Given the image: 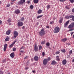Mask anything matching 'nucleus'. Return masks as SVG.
Here are the masks:
<instances>
[{
    "label": "nucleus",
    "instance_id": "obj_9",
    "mask_svg": "<svg viewBox=\"0 0 74 74\" xmlns=\"http://www.w3.org/2000/svg\"><path fill=\"white\" fill-rule=\"evenodd\" d=\"M8 46L7 44H5L3 48V51H4V52L6 51V49H7V47Z\"/></svg>",
    "mask_w": 74,
    "mask_h": 74
},
{
    "label": "nucleus",
    "instance_id": "obj_62",
    "mask_svg": "<svg viewBox=\"0 0 74 74\" xmlns=\"http://www.w3.org/2000/svg\"><path fill=\"white\" fill-rule=\"evenodd\" d=\"M39 23H37V25H38Z\"/></svg>",
    "mask_w": 74,
    "mask_h": 74
},
{
    "label": "nucleus",
    "instance_id": "obj_38",
    "mask_svg": "<svg viewBox=\"0 0 74 74\" xmlns=\"http://www.w3.org/2000/svg\"><path fill=\"white\" fill-rule=\"evenodd\" d=\"M42 56H45V52H42Z\"/></svg>",
    "mask_w": 74,
    "mask_h": 74
},
{
    "label": "nucleus",
    "instance_id": "obj_55",
    "mask_svg": "<svg viewBox=\"0 0 74 74\" xmlns=\"http://www.w3.org/2000/svg\"><path fill=\"white\" fill-rule=\"evenodd\" d=\"M15 43V42H14L13 43H12V44H13V45H14Z\"/></svg>",
    "mask_w": 74,
    "mask_h": 74
},
{
    "label": "nucleus",
    "instance_id": "obj_27",
    "mask_svg": "<svg viewBox=\"0 0 74 74\" xmlns=\"http://www.w3.org/2000/svg\"><path fill=\"white\" fill-rule=\"evenodd\" d=\"M30 8L31 9H33V8H34V6H33V5H31L30 6Z\"/></svg>",
    "mask_w": 74,
    "mask_h": 74
},
{
    "label": "nucleus",
    "instance_id": "obj_11",
    "mask_svg": "<svg viewBox=\"0 0 74 74\" xmlns=\"http://www.w3.org/2000/svg\"><path fill=\"white\" fill-rule=\"evenodd\" d=\"M62 64L63 65H65L67 63V61L66 60H64L62 61Z\"/></svg>",
    "mask_w": 74,
    "mask_h": 74
},
{
    "label": "nucleus",
    "instance_id": "obj_22",
    "mask_svg": "<svg viewBox=\"0 0 74 74\" xmlns=\"http://www.w3.org/2000/svg\"><path fill=\"white\" fill-rule=\"evenodd\" d=\"M41 44H45V40H44V41H42L41 42Z\"/></svg>",
    "mask_w": 74,
    "mask_h": 74
},
{
    "label": "nucleus",
    "instance_id": "obj_53",
    "mask_svg": "<svg viewBox=\"0 0 74 74\" xmlns=\"http://www.w3.org/2000/svg\"><path fill=\"white\" fill-rule=\"evenodd\" d=\"M30 1H27V3H28V4H29V3H30Z\"/></svg>",
    "mask_w": 74,
    "mask_h": 74
},
{
    "label": "nucleus",
    "instance_id": "obj_16",
    "mask_svg": "<svg viewBox=\"0 0 74 74\" xmlns=\"http://www.w3.org/2000/svg\"><path fill=\"white\" fill-rule=\"evenodd\" d=\"M34 2L36 4H37L38 3V0H34Z\"/></svg>",
    "mask_w": 74,
    "mask_h": 74
},
{
    "label": "nucleus",
    "instance_id": "obj_1",
    "mask_svg": "<svg viewBox=\"0 0 74 74\" xmlns=\"http://www.w3.org/2000/svg\"><path fill=\"white\" fill-rule=\"evenodd\" d=\"M59 31H60V28L57 26L54 28L53 32L54 33H58Z\"/></svg>",
    "mask_w": 74,
    "mask_h": 74
},
{
    "label": "nucleus",
    "instance_id": "obj_14",
    "mask_svg": "<svg viewBox=\"0 0 74 74\" xmlns=\"http://www.w3.org/2000/svg\"><path fill=\"white\" fill-rule=\"evenodd\" d=\"M10 33H11V30H8L6 32V34L8 35H9Z\"/></svg>",
    "mask_w": 74,
    "mask_h": 74
},
{
    "label": "nucleus",
    "instance_id": "obj_50",
    "mask_svg": "<svg viewBox=\"0 0 74 74\" xmlns=\"http://www.w3.org/2000/svg\"><path fill=\"white\" fill-rule=\"evenodd\" d=\"M2 23V21H1L0 20V25H1Z\"/></svg>",
    "mask_w": 74,
    "mask_h": 74
},
{
    "label": "nucleus",
    "instance_id": "obj_35",
    "mask_svg": "<svg viewBox=\"0 0 74 74\" xmlns=\"http://www.w3.org/2000/svg\"><path fill=\"white\" fill-rule=\"evenodd\" d=\"M2 62L3 63H5V62H6V61H5V59L3 60Z\"/></svg>",
    "mask_w": 74,
    "mask_h": 74
},
{
    "label": "nucleus",
    "instance_id": "obj_15",
    "mask_svg": "<svg viewBox=\"0 0 74 74\" xmlns=\"http://www.w3.org/2000/svg\"><path fill=\"white\" fill-rule=\"evenodd\" d=\"M10 56L11 58H14V56H15V55L14 54V53H12L10 54Z\"/></svg>",
    "mask_w": 74,
    "mask_h": 74
},
{
    "label": "nucleus",
    "instance_id": "obj_25",
    "mask_svg": "<svg viewBox=\"0 0 74 74\" xmlns=\"http://www.w3.org/2000/svg\"><path fill=\"white\" fill-rule=\"evenodd\" d=\"M25 20V18H24V17H22L21 19H20V21H24Z\"/></svg>",
    "mask_w": 74,
    "mask_h": 74
},
{
    "label": "nucleus",
    "instance_id": "obj_10",
    "mask_svg": "<svg viewBox=\"0 0 74 74\" xmlns=\"http://www.w3.org/2000/svg\"><path fill=\"white\" fill-rule=\"evenodd\" d=\"M69 22H70V21L69 20L66 23L64 24V27H67V26L68 24L69 23Z\"/></svg>",
    "mask_w": 74,
    "mask_h": 74
},
{
    "label": "nucleus",
    "instance_id": "obj_33",
    "mask_svg": "<svg viewBox=\"0 0 74 74\" xmlns=\"http://www.w3.org/2000/svg\"><path fill=\"white\" fill-rule=\"evenodd\" d=\"M70 16H66V19H69V18H71L70 17Z\"/></svg>",
    "mask_w": 74,
    "mask_h": 74
},
{
    "label": "nucleus",
    "instance_id": "obj_21",
    "mask_svg": "<svg viewBox=\"0 0 74 74\" xmlns=\"http://www.w3.org/2000/svg\"><path fill=\"white\" fill-rule=\"evenodd\" d=\"M61 51L63 53H65V52H66V50H65V49H63L62 50H61Z\"/></svg>",
    "mask_w": 74,
    "mask_h": 74
},
{
    "label": "nucleus",
    "instance_id": "obj_3",
    "mask_svg": "<svg viewBox=\"0 0 74 74\" xmlns=\"http://www.w3.org/2000/svg\"><path fill=\"white\" fill-rule=\"evenodd\" d=\"M74 27V23H72L68 27L69 29H71Z\"/></svg>",
    "mask_w": 74,
    "mask_h": 74
},
{
    "label": "nucleus",
    "instance_id": "obj_13",
    "mask_svg": "<svg viewBox=\"0 0 74 74\" xmlns=\"http://www.w3.org/2000/svg\"><path fill=\"white\" fill-rule=\"evenodd\" d=\"M51 64L53 65H55V64H56V62L55 60L53 61Z\"/></svg>",
    "mask_w": 74,
    "mask_h": 74
},
{
    "label": "nucleus",
    "instance_id": "obj_17",
    "mask_svg": "<svg viewBox=\"0 0 74 74\" xmlns=\"http://www.w3.org/2000/svg\"><path fill=\"white\" fill-rule=\"evenodd\" d=\"M34 60L36 61H37L38 60V56H36L34 57Z\"/></svg>",
    "mask_w": 74,
    "mask_h": 74
},
{
    "label": "nucleus",
    "instance_id": "obj_49",
    "mask_svg": "<svg viewBox=\"0 0 74 74\" xmlns=\"http://www.w3.org/2000/svg\"><path fill=\"white\" fill-rule=\"evenodd\" d=\"M29 68H28V67H27L25 68V70H27Z\"/></svg>",
    "mask_w": 74,
    "mask_h": 74
},
{
    "label": "nucleus",
    "instance_id": "obj_45",
    "mask_svg": "<svg viewBox=\"0 0 74 74\" xmlns=\"http://www.w3.org/2000/svg\"><path fill=\"white\" fill-rule=\"evenodd\" d=\"M59 53H60V52L59 51H57L56 53V54H59Z\"/></svg>",
    "mask_w": 74,
    "mask_h": 74
},
{
    "label": "nucleus",
    "instance_id": "obj_44",
    "mask_svg": "<svg viewBox=\"0 0 74 74\" xmlns=\"http://www.w3.org/2000/svg\"><path fill=\"white\" fill-rule=\"evenodd\" d=\"M66 0H60V1L63 2V1H66Z\"/></svg>",
    "mask_w": 74,
    "mask_h": 74
},
{
    "label": "nucleus",
    "instance_id": "obj_54",
    "mask_svg": "<svg viewBox=\"0 0 74 74\" xmlns=\"http://www.w3.org/2000/svg\"><path fill=\"white\" fill-rule=\"evenodd\" d=\"M25 26H23L22 27V29H25Z\"/></svg>",
    "mask_w": 74,
    "mask_h": 74
},
{
    "label": "nucleus",
    "instance_id": "obj_48",
    "mask_svg": "<svg viewBox=\"0 0 74 74\" xmlns=\"http://www.w3.org/2000/svg\"><path fill=\"white\" fill-rule=\"evenodd\" d=\"M23 48H24V47L23 46L20 48V49H23Z\"/></svg>",
    "mask_w": 74,
    "mask_h": 74
},
{
    "label": "nucleus",
    "instance_id": "obj_12",
    "mask_svg": "<svg viewBox=\"0 0 74 74\" xmlns=\"http://www.w3.org/2000/svg\"><path fill=\"white\" fill-rule=\"evenodd\" d=\"M15 13L16 14H19V13H20V11H19V10L17 9L15 11Z\"/></svg>",
    "mask_w": 74,
    "mask_h": 74
},
{
    "label": "nucleus",
    "instance_id": "obj_58",
    "mask_svg": "<svg viewBox=\"0 0 74 74\" xmlns=\"http://www.w3.org/2000/svg\"><path fill=\"white\" fill-rule=\"evenodd\" d=\"M20 52H21L23 53V51L22 50V51H21Z\"/></svg>",
    "mask_w": 74,
    "mask_h": 74
},
{
    "label": "nucleus",
    "instance_id": "obj_34",
    "mask_svg": "<svg viewBox=\"0 0 74 74\" xmlns=\"http://www.w3.org/2000/svg\"><path fill=\"white\" fill-rule=\"evenodd\" d=\"M47 7L48 10V9H49V8H50V5H48L47 6Z\"/></svg>",
    "mask_w": 74,
    "mask_h": 74
},
{
    "label": "nucleus",
    "instance_id": "obj_20",
    "mask_svg": "<svg viewBox=\"0 0 74 74\" xmlns=\"http://www.w3.org/2000/svg\"><path fill=\"white\" fill-rule=\"evenodd\" d=\"M9 40H10V38H9V37L6 38L5 40V41H9Z\"/></svg>",
    "mask_w": 74,
    "mask_h": 74
},
{
    "label": "nucleus",
    "instance_id": "obj_46",
    "mask_svg": "<svg viewBox=\"0 0 74 74\" xmlns=\"http://www.w3.org/2000/svg\"><path fill=\"white\" fill-rule=\"evenodd\" d=\"M3 74V72H2L1 71H0V74Z\"/></svg>",
    "mask_w": 74,
    "mask_h": 74
},
{
    "label": "nucleus",
    "instance_id": "obj_5",
    "mask_svg": "<svg viewBox=\"0 0 74 74\" xmlns=\"http://www.w3.org/2000/svg\"><path fill=\"white\" fill-rule=\"evenodd\" d=\"M25 2V0H21V1L18 2V4H22Z\"/></svg>",
    "mask_w": 74,
    "mask_h": 74
},
{
    "label": "nucleus",
    "instance_id": "obj_42",
    "mask_svg": "<svg viewBox=\"0 0 74 74\" xmlns=\"http://www.w3.org/2000/svg\"><path fill=\"white\" fill-rule=\"evenodd\" d=\"M74 30V29H69V32H70L71 31H72L73 30Z\"/></svg>",
    "mask_w": 74,
    "mask_h": 74
},
{
    "label": "nucleus",
    "instance_id": "obj_64",
    "mask_svg": "<svg viewBox=\"0 0 74 74\" xmlns=\"http://www.w3.org/2000/svg\"><path fill=\"white\" fill-rule=\"evenodd\" d=\"M13 4V3H11V4Z\"/></svg>",
    "mask_w": 74,
    "mask_h": 74
},
{
    "label": "nucleus",
    "instance_id": "obj_29",
    "mask_svg": "<svg viewBox=\"0 0 74 74\" xmlns=\"http://www.w3.org/2000/svg\"><path fill=\"white\" fill-rule=\"evenodd\" d=\"M13 45H14L12 43L11 45H10L9 46V47L10 48H12V47H13Z\"/></svg>",
    "mask_w": 74,
    "mask_h": 74
},
{
    "label": "nucleus",
    "instance_id": "obj_41",
    "mask_svg": "<svg viewBox=\"0 0 74 74\" xmlns=\"http://www.w3.org/2000/svg\"><path fill=\"white\" fill-rule=\"evenodd\" d=\"M10 6V4H8L7 5V7H9Z\"/></svg>",
    "mask_w": 74,
    "mask_h": 74
},
{
    "label": "nucleus",
    "instance_id": "obj_26",
    "mask_svg": "<svg viewBox=\"0 0 74 74\" xmlns=\"http://www.w3.org/2000/svg\"><path fill=\"white\" fill-rule=\"evenodd\" d=\"M73 53V51L72 50H71L69 52V54L70 55H71V54Z\"/></svg>",
    "mask_w": 74,
    "mask_h": 74
},
{
    "label": "nucleus",
    "instance_id": "obj_18",
    "mask_svg": "<svg viewBox=\"0 0 74 74\" xmlns=\"http://www.w3.org/2000/svg\"><path fill=\"white\" fill-rule=\"evenodd\" d=\"M42 11L41 10H38V14H41L42 12Z\"/></svg>",
    "mask_w": 74,
    "mask_h": 74
},
{
    "label": "nucleus",
    "instance_id": "obj_47",
    "mask_svg": "<svg viewBox=\"0 0 74 74\" xmlns=\"http://www.w3.org/2000/svg\"><path fill=\"white\" fill-rule=\"evenodd\" d=\"M28 58V56H27L25 57L24 58L25 59H27Z\"/></svg>",
    "mask_w": 74,
    "mask_h": 74
},
{
    "label": "nucleus",
    "instance_id": "obj_37",
    "mask_svg": "<svg viewBox=\"0 0 74 74\" xmlns=\"http://www.w3.org/2000/svg\"><path fill=\"white\" fill-rule=\"evenodd\" d=\"M65 8H66V9H69V7L68 6H65Z\"/></svg>",
    "mask_w": 74,
    "mask_h": 74
},
{
    "label": "nucleus",
    "instance_id": "obj_61",
    "mask_svg": "<svg viewBox=\"0 0 74 74\" xmlns=\"http://www.w3.org/2000/svg\"><path fill=\"white\" fill-rule=\"evenodd\" d=\"M72 62H74V59L73 60H72Z\"/></svg>",
    "mask_w": 74,
    "mask_h": 74
},
{
    "label": "nucleus",
    "instance_id": "obj_6",
    "mask_svg": "<svg viewBox=\"0 0 74 74\" xmlns=\"http://www.w3.org/2000/svg\"><path fill=\"white\" fill-rule=\"evenodd\" d=\"M48 60H47V59H45L43 60V64L44 65H46L47 64V63H48Z\"/></svg>",
    "mask_w": 74,
    "mask_h": 74
},
{
    "label": "nucleus",
    "instance_id": "obj_30",
    "mask_svg": "<svg viewBox=\"0 0 74 74\" xmlns=\"http://www.w3.org/2000/svg\"><path fill=\"white\" fill-rule=\"evenodd\" d=\"M42 15H40L38 16L37 17V19H38V18H41V17H42Z\"/></svg>",
    "mask_w": 74,
    "mask_h": 74
},
{
    "label": "nucleus",
    "instance_id": "obj_40",
    "mask_svg": "<svg viewBox=\"0 0 74 74\" xmlns=\"http://www.w3.org/2000/svg\"><path fill=\"white\" fill-rule=\"evenodd\" d=\"M13 51H16V48H14L13 49Z\"/></svg>",
    "mask_w": 74,
    "mask_h": 74
},
{
    "label": "nucleus",
    "instance_id": "obj_36",
    "mask_svg": "<svg viewBox=\"0 0 74 74\" xmlns=\"http://www.w3.org/2000/svg\"><path fill=\"white\" fill-rule=\"evenodd\" d=\"M69 1H70L71 3H74V0H69Z\"/></svg>",
    "mask_w": 74,
    "mask_h": 74
},
{
    "label": "nucleus",
    "instance_id": "obj_52",
    "mask_svg": "<svg viewBox=\"0 0 74 74\" xmlns=\"http://www.w3.org/2000/svg\"><path fill=\"white\" fill-rule=\"evenodd\" d=\"M72 12H74V8L72 9Z\"/></svg>",
    "mask_w": 74,
    "mask_h": 74
},
{
    "label": "nucleus",
    "instance_id": "obj_56",
    "mask_svg": "<svg viewBox=\"0 0 74 74\" xmlns=\"http://www.w3.org/2000/svg\"><path fill=\"white\" fill-rule=\"evenodd\" d=\"M49 26H46V28H49Z\"/></svg>",
    "mask_w": 74,
    "mask_h": 74
},
{
    "label": "nucleus",
    "instance_id": "obj_59",
    "mask_svg": "<svg viewBox=\"0 0 74 74\" xmlns=\"http://www.w3.org/2000/svg\"><path fill=\"white\" fill-rule=\"evenodd\" d=\"M12 1H15L16 0H11Z\"/></svg>",
    "mask_w": 74,
    "mask_h": 74
},
{
    "label": "nucleus",
    "instance_id": "obj_63",
    "mask_svg": "<svg viewBox=\"0 0 74 74\" xmlns=\"http://www.w3.org/2000/svg\"><path fill=\"white\" fill-rule=\"evenodd\" d=\"M73 38H74V34L73 36Z\"/></svg>",
    "mask_w": 74,
    "mask_h": 74
},
{
    "label": "nucleus",
    "instance_id": "obj_39",
    "mask_svg": "<svg viewBox=\"0 0 74 74\" xmlns=\"http://www.w3.org/2000/svg\"><path fill=\"white\" fill-rule=\"evenodd\" d=\"M50 60H51V58L49 57L48 58V59H47V60L48 62Z\"/></svg>",
    "mask_w": 74,
    "mask_h": 74
},
{
    "label": "nucleus",
    "instance_id": "obj_51",
    "mask_svg": "<svg viewBox=\"0 0 74 74\" xmlns=\"http://www.w3.org/2000/svg\"><path fill=\"white\" fill-rule=\"evenodd\" d=\"M74 34V32H72V33H71V36H72V35H73V34Z\"/></svg>",
    "mask_w": 74,
    "mask_h": 74
},
{
    "label": "nucleus",
    "instance_id": "obj_43",
    "mask_svg": "<svg viewBox=\"0 0 74 74\" xmlns=\"http://www.w3.org/2000/svg\"><path fill=\"white\" fill-rule=\"evenodd\" d=\"M54 22L53 21L50 22V24H53Z\"/></svg>",
    "mask_w": 74,
    "mask_h": 74
},
{
    "label": "nucleus",
    "instance_id": "obj_28",
    "mask_svg": "<svg viewBox=\"0 0 74 74\" xmlns=\"http://www.w3.org/2000/svg\"><path fill=\"white\" fill-rule=\"evenodd\" d=\"M50 45V44H49V42H47L46 44V45H47V46L48 47H49V45Z\"/></svg>",
    "mask_w": 74,
    "mask_h": 74
},
{
    "label": "nucleus",
    "instance_id": "obj_24",
    "mask_svg": "<svg viewBox=\"0 0 74 74\" xmlns=\"http://www.w3.org/2000/svg\"><path fill=\"white\" fill-rule=\"evenodd\" d=\"M8 23H10V22H11V19L9 18L8 20Z\"/></svg>",
    "mask_w": 74,
    "mask_h": 74
},
{
    "label": "nucleus",
    "instance_id": "obj_4",
    "mask_svg": "<svg viewBox=\"0 0 74 74\" xmlns=\"http://www.w3.org/2000/svg\"><path fill=\"white\" fill-rule=\"evenodd\" d=\"M18 36V33L17 31H14V38H16L17 36Z\"/></svg>",
    "mask_w": 74,
    "mask_h": 74
},
{
    "label": "nucleus",
    "instance_id": "obj_2",
    "mask_svg": "<svg viewBox=\"0 0 74 74\" xmlns=\"http://www.w3.org/2000/svg\"><path fill=\"white\" fill-rule=\"evenodd\" d=\"M39 34L40 36H44L45 34V31L44 30V29H42L41 31L39 32Z\"/></svg>",
    "mask_w": 74,
    "mask_h": 74
},
{
    "label": "nucleus",
    "instance_id": "obj_32",
    "mask_svg": "<svg viewBox=\"0 0 74 74\" xmlns=\"http://www.w3.org/2000/svg\"><path fill=\"white\" fill-rule=\"evenodd\" d=\"M42 49V46H40L39 47V50H41V49Z\"/></svg>",
    "mask_w": 74,
    "mask_h": 74
},
{
    "label": "nucleus",
    "instance_id": "obj_31",
    "mask_svg": "<svg viewBox=\"0 0 74 74\" xmlns=\"http://www.w3.org/2000/svg\"><path fill=\"white\" fill-rule=\"evenodd\" d=\"M63 21V19H61L59 21V23H62V21Z\"/></svg>",
    "mask_w": 74,
    "mask_h": 74
},
{
    "label": "nucleus",
    "instance_id": "obj_23",
    "mask_svg": "<svg viewBox=\"0 0 74 74\" xmlns=\"http://www.w3.org/2000/svg\"><path fill=\"white\" fill-rule=\"evenodd\" d=\"M56 60H58V61L60 60V59H59V56H56Z\"/></svg>",
    "mask_w": 74,
    "mask_h": 74
},
{
    "label": "nucleus",
    "instance_id": "obj_8",
    "mask_svg": "<svg viewBox=\"0 0 74 74\" xmlns=\"http://www.w3.org/2000/svg\"><path fill=\"white\" fill-rule=\"evenodd\" d=\"M18 25L19 26H22L23 25V23H22V22H18Z\"/></svg>",
    "mask_w": 74,
    "mask_h": 74
},
{
    "label": "nucleus",
    "instance_id": "obj_7",
    "mask_svg": "<svg viewBox=\"0 0 74 74\" xmlns=\"http://www.w3.org/2000/svg\"><path fill=\"white\" fill-rule=\"evenodd\" d=\"M34 50L36 52H37L38 51V47L37 46V45L36 44L35 45Z\"/></svg>",
    "mask_w": 74,
    "mask_h": 74
},
{
    "label": "nucleus",
    "instance_id": "obj_60",
    "mask_svg": "<svg viewBox=\"0 0 74 74\" xmlns=\"http://www.w3.org/2000/svg\"><path fill=\"white\" fill-rule=\"evenodd\" d=\"M56 19V18H55V17H54V18H53V19L54 20H55V19Z\"/></svg>",
    "mask_w": 74,
    "mask_h": 74
},
{
    "label": "nucleus",
    "instance_id": "obj_57",
    "mask_svg": "<svg viewBox=\"0 0 74 74\" xmlns=\"http://www.w3.org/2000/svg\"><path fill=\"white\" fill-rule=\"evenodd\" d=\"M32 72H33V73H35V72H36L35 71H32Z\"/></svg>",
    "mask_w": 74,
    "mask_h": 74
},
{
    "label": "nucleus",
    "instance_id": "obj_19",
    "mask_svg": "<svg viewBox=\"0 0 74 74\" xmlns=\"http://www.w3.org/2000/svg\"><path fill=\"white\" fill-rule=\"evenodd\" d=\"M61 41L63 42H65V41H67V38H64L61 40Z\"/></svg>",
    "mask_w": 74,
    "mask_h": 74
}]
</instances>
